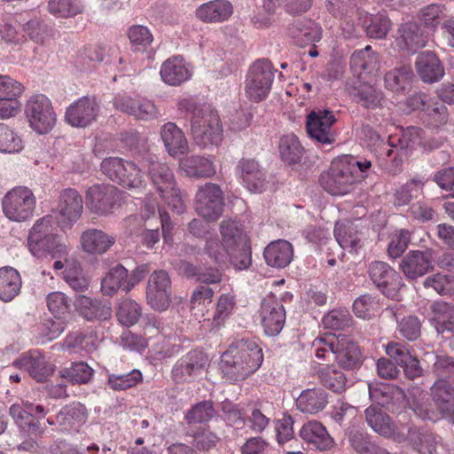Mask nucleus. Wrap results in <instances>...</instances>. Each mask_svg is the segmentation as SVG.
Listing matches in <instances>:
<instances>
[{
    "mask_svg": "<svg viewBox=\"0 0 454 454\" xmlns=\"http://www.w3.org/2000/svg\"><path fill=\"white\" fill-rule=\"evenodd\" d=\"M178 110L191 115V130L195 144L200 148L217 146L223 140V126L217 112L210 105L197 106L192 98H182Z\"/></svg>",
    "mask_w": 454,
    "mask_h": 454,
    "instance_id": "1",
    "label": "nucleus"
},
{
    "mask_svg": "<svg viewBox=\"0 0 454 454\" xmlns=\"http://www.w3.org/2000/svg\"><path fill=\"white\" fill-rule=\"evenodd\" d=\"M263 361L262 348L254 340L232 342L221 356V369L231 381L243 380L256 372Z\"/></svg>",
    "mask_w": 454,
    "mask_h": 454,
    "instance_id": "2",
    "label": "nucleus"
},
{
    "mask_svg": "<svg viewBox=\"0 0 454 454\" xmlns=\"http://www.w3.org/2000/svg\"><path fill=\"white\" fill-rule=\"evenodd\" d=\"M142 165L147 168L148 176L165 204L177 214L184 213L186 208V193L177 187L174 173L169 167L152 154L143 158Z\"/></svg>",
    "mask_w": 454,
    "mask_h": 454,
    "instance_id": "3",
    "label": "nucleus"
},
{
    "mask_svg": "<svg viewBox=\"0 0 454 454\" xmlns=\"http://www.w3.org/2000/svg\"><path fill=\"white\" fill-rule=\"evenodd\" d=\"M55 231L51 215H44L34 223L27 238V247L33 256L41 258L50 254L59 259L67 256L68 247Z\"/></svg>",
    "mask_w": 454,
    "mask_h": 454,
    "instance_id": "4",
    "label": "nucleus"
},
{
    "mask_svg": "<svg viewBox=\"0 0 454 454\" xmlns=\"http://www.w3.org/2000/svg\"><path fill=\"white\" fill-rule=\"evenodd\" d=\"M48 412L49 409L44 406L29 402L13 403L9 409V413L20 434L31 440L43 434L46 426L43 425L40 419Z\"/></svg>",
    "mask_w": 454,
    "mask_h": 454,
    "instance_id": "5",
    "label": "nucleus"
},
{
    "mask_svg": "<svg viewBox=\"0 0 454 454\" xmlns=\"http://www.w3.org/2000/svg\"><path fill=\"white\" fill-rule=\"evenodd\" d=\"M277 72L266 59H257L249 67L245 80V93L252 102H261L270 94Z\"/></svg>",
    "mask_w": 454,
    "mask_h": 454,
    "instance_id": "6",
    "label": "nucleus"
},
{
    "mask_svg": "<svg viewBox=\"0 0 454 454\" xmlns=\"http://www.w3.org/2000/svg\"><path fill=\"white\" fill-rule=\"evenodd\" d=\"M36 200L33 192L25 186L9 191L2 200L4 215L13 222H25L32 217Z\"/></svg>",
    "mask_w": 454,
    "mask_h": 454,
    "instance_id": "7",
    "label": "nucleus"
},
{
    "mask_svg": "<svg viewBox=\"0 0 454 454\" xmlns=\"http://www.w3.org/2000/svg\"><path fill=\"white\" fill-rule=\"evenodd\" d=\"M364 413L368 426L374 432L398 442L406 441L405 414H399L396 422H392L389 416L383 412L380 407L375 405L369 406Z\"/></svg>",
    "mask_w": 454,
    "mask_h": 454,
    "instance_id": "8",
    "label": "nucleus"
},
{
    "mask_svg": "<svg viewBox=\"0 0 454 454\" xmlns=\"http://www.w3.org/2000/svg\"><path fill=\"white\" fill-rule=\"evenodd\" d=\"M29 126L38 134H47L55 126L57 116L51 100L43 94L31 97L25 106Z\"/></svg>",
    "mask_w": 454,
    "mask_h": 454,
    "instance_id": "9",
    "label": "nucleus"
},
{
    "mask_svg": "<svg viewBox=\"0 0 454 454\" xmlns=\"http://www.w3.org/2000/svg\"><path fill=\"white\" fill-rule=\"evenodd\" d=\"M348 168L341 157L333 160L329 170L320 176L322 187L333 196L348 193L358 181V176Z\"/></svg>",
    "mask_w": 454,
    "mask_h": 454,
    "instance_id": "10",
    "label": "nucleus"
},
{
    "mask_svg": "<svg viewBox=\"0 0 454 454\" xmlns=\"http://www.w3.org/2000/svg\"><path fill=\"white\" fill-rule=\"evenodd\" d=\"M90 211L98 215H107L120 205L121 192L114 185L97 184L90 186L85 195Z\"/></svg>",
    "mask_w": 454,
    "mask_h": 454,
    "instance_id": "11",
    "label": "nucleus"
},
{
    "mask_svg": "<svg viewBox=\"0 0 454 454\" xmlns=\"http://www.w3.org/2000/svg\"><path fill=\"white\" fill-rule=\"evenodd\" d=\"M223 192L214 183H206L199 187L195 195V210L207 221H216L223 211Z\"/></svg>",
    "mask_w": 454,
    "mask_h": 454,
    "instance_id": "12",
    "label": "nucleus"
},
{
    "mask_svg": "<svg viewBox=\"0 0 454 454\" xmlns=\"http://www.w3.org/2000/svg\"><path fill=\"white\" fill-rule=\"evenodd\" d=\"M207 365L208 359L204 352L191 350L175 363L171 378L176 384L193 382L202 375Z\"/></svg>",
    "mask_w": 454,
    "mask_h": 454,
    "instance_id": "13",
    "label": "nucleus"
},
{
    "mask_svg": "<svg viewBox=\"0 0 454 454\" xmlns=\"http://www.w3.org/2000/svg\"><path fill=\"white\" fill-rule=\"evenodd\" d=\"M336 118L329 109L312 110L306 119V129L310 138L322 145H332L336 134L333 124Z\"/></svg>",
    "mask_w": 454,
    "mask_h": 454,
    "instance_id": "14",
    "label": "nucleus"
},
{
    "mask_svg": "<svg viewBox=\"0 0 454 454\" xmlns=\"http://www.w3.org/2000/svg\"><path fill=\"white\" fill-rule=\"evenodd\" d=\"M399 146L394 145L393 142H388L386 147L387 157L391 158L394 168L389 169V172L396 174L399 171L400 166L404 158H407L409 152L421 146L424 144V131L419 127H408L403 132L402 137L398 139Z\"/></svg>",
    "mask_w": 454,
    "mask_h": 454,
    "instance_id": "15",
    "label": "nucleus"
},
{
    "mask_svg": "<svg viewBox=\"0 0 454 454\" xmlns=\"http://www.w3.org/2000/svg\"><path fill=\"white\" fill-rule=\"evenodd\" d=\"M283 297L282 294L277 296L270 293L261 302L262 325L269 336L278 335L285 325L286 313L283 305Z\"/></svg>",
    "mask_w": 454,
    "mask_h": 454,
    "instance_id": "16",
    "label": "nucleus"
},
{
    "mask_svg": "<svg viewBox=\"0 0 454 454\" xmlns=\"http://www.w3.org/2000/svg\"><path fill=\"white\" fill-rule=\"evenodd\" d=\"M82 212V198L76 190L67 188L60 192L54 213L57 223L62 231L71 229L80 219Z\"/></svg>",
    "mask_w": 454,
    "mask_h": 454,
    "instance_id": "17",
    "label": "nucleus"
},
{
    "mask_svg": "<svg viewBox=\"0 0 454 454\" xmlns=\"http://www.w3.org/2000/svg\"><path fill=\"white\" fill-rule=\"evenodd\" d=\"M171 280L167 271L159 270L149 277L146 286V300L154 310H166L170 302Z\"/></svg>",
    "mask_w": 454,
    "mask_h": 454,
    "instance_id": "18",
    "label": "nucleus"
},
{
    "mask_svg": "<svg viewBox=\"0 0 454 454\" xmlns=\"http://www.w3.org/2000/svg\"><path fill=\"white\" fill-rule=\"evenodd\" d=\"M99 104L93 96H83L74 101L66 110V121L75 128H85L96 121Z\"/></svg>",
    "mask_w": 454,
    "mask_h": 454,
    "instance_id": "19",
    "label": "nucleus"
},
{
    "mask_svg": "<svg viewBox=\"0 0 454 454\" xmlns=\"http://www.w3.org/2000/svg\"><path fill=\"white\" fill-rule=\"evenodd\" d=\"M368 274L372 283L387 297L395 298L402 286L401 276L387 262H372Z\"/></svg>",
    "mask_w": 454,
    "mask_h": 454,
    "instance_id": "20",
    "label": "nucleus"
},
{
    "mask_svg": "<svg viewBox=\"0 0 454 454\" xmlns=\"http://www.w3.org/2000/svg\"><path fill=\"white\" fill-rule=\"evenodd\" d=\"M12 365L27 372L38 382L46 381L54 372V365L38 349L22 354Z\"/></svg>",
    "mask_w": 454,
    "mask_h": 454,
    "instance_id": "21",
    "label": "nucleus"
},
{
    "mask_svg": "<svg viewBox=\"0 0 454 454\" xmlns=\"http://www.w3.org/2000/svg\"><path fill=\"white\" fill-rule=\"evenodd\" d=\"M235 175L250 192L261 193L263 191L266 176L255 160L242 158L236 166Z\"/></svg>",
    "mask_w": 454,
    "mask_h": 454,
    "instance_id": "22",
    "label": "nucleus"
},
{
    "mask_svg": "<svg viewBox=\"0 0 454 454\" xmlns=\"http://www.w3.org/2000/svg\"><path fill=\"white\" fill-rule=\"evenodd\" d=\"M161 80L169 86H179L192 76V67L181 56L165 60L160 70Z\"/></svg>",
    "mask_w": 454,
    "mask_h": 454,
    "instance_id": "23",
    "label": "nucleus"
},
{
    "mask_svg": "<svg viewBox=\"0 0 454 454\" xmlns=\"http://www.w3.org/2000/svg\"><path fill=\"white\" fill-rule=\"evenodd\" d=\"M299 435L309 448L321 451L330 450L334 443L326 427L317 420L304 423Z\"/></svg>",
    "mask_w": 454,
    "mask_h": 454,
    "instance_id": "24",
    "label": "nucleus"
},
{
    "mask_svg": "<svg viewBox=\"0 0 454 454\" xmlns=\"http://www.w3.org/2000/svg\"><path fill=\"white\" fill-rule=\"evenodd\" d=\"M395 42L400 50L415 53L426 46L427 36L416 22L409 21L400 25Z\"/></svg>",
    "mask_w": 454,
    "mask_h": 454,
    "instance_id": "25",
    "label": "nucleus"
},
{
    "mask_svg": "<svg viewBox=\"0 0 454 454\" xmlns=\"http://www.w3.org/2000/svg\"><path fill=\"white\" fill-rule=\"evenodd\" d=\"M407 439L419 454H438L442 443L433 432L410 426L406 423Z\"/></svg>",
    "mask_w": 454,
    "mask_h": 454,
    "instance_id": "26",
    "label": "nucleus"
},
{
    "mask_svg": "<svg viewBox=\"0 0 454 454\" xmlns=\"http://www.w3.org/2000/svg\"><path fill=\"white\" fill-rule=\"evenodd\" d=\"M115 243V237L102 230L89 228L82 232L80 238L81 248L91 255L106 253Z\"/></svg>",
    "mask_w": 454,
    "mask_h": 454,
    "instance_id": "27",
    "label": "nucleus"
},
{
    "mask_svg": "<svg viewBox=\"0 0 454 454\" xmlns=\"http://www.w3.org/2000/svg\"><path fill=\"white\" fill-rule=\"evenodd\" d=\"M179 166L187 176L192 178H210L216 174L213 156L187 155L180 160Z\"/></svg>",
    "mask_w": 454,
    "mask_h": 454,
    "instance_id": "28",
    "label": "nucleus"
},
{
    "mask_svg": "<svg viewBox=\"0 0 454 454\" xmlns=\"http://www.w3.org/2000/svg\"><path fill=\"white\" fill-rule=\"evenodd\" d=\"M333 358L343 369L354 370L362 364V355L358 345L348 337H337Z\"/></svg>",
    "mask_w": 454,
    "mask_h": 454,
    "instance_id": "29",
    "label": "nucleus"
},
{
    "mask_svg": "<svg viewBox=\"0 0 454 454\" xmlns=\"http://www.w3.org/2000/svg\"><path fill=\"white\" fill-rule=\"evenodd\" d=\"M431 395L441 417L454 420V390L450 384L444 379H439L432 386Z\"/></svg>",
    "mask_w": 454,
    "mask_h": 454,
    "instance_id": "30",
    "label": "nucleus"
},
{
    "mask_svg": "<svg viewBox=\"0 0 454 454\" xmlns=\"http://www.w3.org/2000/svg\"><path fill=\"white\" fill-rule=\"evenodd\" d=\"M401 268L406 277L411 279L425 275L433 268L432 251H410L403 259Z\"/></svg>",
    "mask_w": 454,
    "mask_h": 454,
    "instance_id": "31",
    "label": "nucleus"
},
{
    "mask_svg": "<svg viewBox=\"0 0 454 454\" xmlns=\"http://www.w3.org/2000/svg\"><path fill=\"white\" fill-rule=\"evenodd\" d=\"M75 309L87 320H107L112 316L109 303L102 302L86 295H77L74 301Z\"/></svg>",
    "mask_w": 454,
    "mask_h": 454,
    "instance_id": "32",
    "label": "nucleus"
},
{
    "mask_svg": "<svg viewBox=\"0 0 454 454\" xmlns=\"http://www.w3.org/2000/svg\"><path fill=\"white\" fill-rule=\"evenodd\" d=\"M414 74L411 67L401 66L385 74V88L395 95L406 94L412 86Z\"/></svg>",
    "mask_w": 454,
    "mask_h": 454,
    "instance_id": "33",
    "label": "nucleus"
},
{
    "mask_svg": "<svg viewBox=\"0 0 454 454\" xmlns=\"http://www.w3.org/2000/svg\"><path fill=\"white\" fill-rule=\"evenodd\" d=\"M160 137L168 153L178 157L188 151V142L183 130L174 122L165 123L160 129Z\"/></svg>",
    "mask_w": 454,
    "mask_h": 454,
    "instance_id": "34",
    "label": "nucleus"
},
{
    "mask_svg": "<svg viewBox=\"0 0 454 454\" xmlns=\"http://www.w3.org/2000/svg\"><path fill=\"white\" fill-rule=\"evenodd\" d=\"M263 256L269 266L286 268L294 257L293 245L285 239L272 241L265 247Z\"/></svg>",
    "mask_w": 454,
    "mask_h": 454,
    "instance_id": "35",
    "label": "nucleus"
},
{
    "mask_svg": "<svg viewBox=\"0 0 454 454\" xmlns=\"http://www.w3.org/2000/svg\"><path fill=\"white\" fill-rule=\"evenodd\" d=\"M417 73L425 82L433 83L442 78L444 69L437 56L432 51H423L415 62Z\"/></svg>",
    "mask_w": 454,
    "mask_h": 454,
    "instance_id": "36",
    "label": "nucleus"
},
{
    "mask_svg": "<svg viewBox=\"0 0 454 454\" xmlns=\"http://www.w3.org/2000/svg\"><path fill=\"white\" fill-rule=\"evenodd\" d=\"M328 403V395L320 387L308 388L301 392L296 398L297 409L306 414H317Z\"/></svg>",
    "mask_w": 454,
    "mask_h": 454,
    "instance_id": "37",
    "label": "nucleus"
},
{
    "mask_svg": "<svg viewBox=\"0 0 454 454\" xmlns=\"http://www.w3.org/2000/svg\"><path fill=\"white\" fill-rule=\"evenodd\" d=\"M233 12V7L228 0H212L200 4L196 16L204 22L216 23L227 20Z\"/></svg>",
    "mask_w": 454,
    "mask_h": 454,
    "instance_id": "38",
    "label": "nucleus"
},
{
    "mask_svg": "<svg viewBox=\"0 0 454 454\" xmlns=\"http://www.w3.org/2000/svg\"><path fill=\"white\" fill-rule=\"evenodd\" d=\"M350 68L360 79L363 74H372L380 68L379 55L367 45L362 50L353 52L350 57Z\"/></svg>",
    "mask_w": 454,
    "mask_h": 454,
    "instance_id": "39",
    "label": "nucleus"
},
{
    "mask_svg": "<svg viewBox=\"0 0 454 454\" xmlns=\"http://www.w3.org/2000/svg\"><path fill=\"white\" fill-rule=\"evenodd\" d=\"M334 237L340 247L348 253H356L364 245L363 234L349 222L337 223Z\"/></svg>",
    "mask_w": 454,
    "mask_h": 454,
    "instance_id": "40",
    "label": "nucleus"
},
{
    "mask_svg": "<svg viewBox=\"0 0 454 454\" xmlns=\"http://www.w3.org/2000/svg\"><path fill=\"white\" fill-rule=\"evenodd\" d=\"M288 33L299 45L314 43L321 39V27L311 20H297L289 27Z\"/></svg>",
    "mask_w": 454,
    "mask_h": 454,
    "instance_id": "41",
    "label": "nucleus"
},
{
    "mask_svg": "<svg viewBox=\"0 0 454 454\" xmlns=\"http://www.w3.org/2000/svg\"><path fill=\"white\" fill-rule=\"evenodd\" d=\"M21 286V277L17 270L10 266L0 268V300L2 301H12L20 294Z\"/></svg>",
    "mask_w": 454,
    "mask_h": 454,
    "instance_id": "42",
    "label": "nucleus"
},
{
    "mask_svg": "<svg viewBox=\"0 0 454 454\" xmlns=\"http://www.w3.org/2000/svg\"><path fill=\"white\" fill-rule=\"evenodd\" d=\"M86 409L77 403L63 407L57 414V423L61 430L71 431L78 428L86 421Z\"/></svg>",
    "mask_w": 454,
    "mask_h": 454,
    "instance_id": "43",
    "label": "nucleus"
},
{
    "mask_svg": "<svg viewBox=\"0 0 454 454\" xmlns=\"http://www.w3.org/2000/svg\"><path fill=\"white\" fill-rule=\"evenodd\" d=\"M99 341L98 334L93 330H88L68 334L64 340L63 348L74 352L90 353L97 348Z\"/></svg>",
    "mask_w": 454,
    "mask_h": 454,
    "instance_id": "44",
    "label": "nucleus"
},
{
    "mask_svg": "<svg viewBox=\"0 0 454 454\" xmlns=\"http://www.w3.org/2000/svg\"><path fill=\"white\" fill-rule=\"evenodd\" d=\"M349 94L353 101L364 108H375L383 99L382 91L368 82H359L349 90Z\"/></svg>",
    "mask_w": 454,
    "mask_h": 454,
    "instance_id": "45",
    "label": "nucleus"
},
{
    "mask_svg": "<svg viewBox=\"0 0 454 454\" xmlns=\"http://www.w3.org/2000/svg\"><path fill=\"white\" fill-rule=\"evenodd\" d=\"M128 270L121 264L112 267L101 281V291L105 295L113 296L120 289L126 292Z\"/></svg>",
    "mask_w": 454,
    "mask_h": 454,
    "instance_id": "46",
    "label": "nucleus"
},
{
    "mask_svg": "<svg viewBox=\"0 0 454 454\" xmlns=\"http://www.w3.org/2000/svg\"><path fill=\"white\" fill-rule=\"evenodd\" d=\"M317 376L320 383L334 393H342L346 389L347 378L345 374L333 365L319 367Z\"/></svg>",
    "mask_w": 454,
    "mask_h": 454,
    "instance_id": "47",
    "label": "nucleus"
},
{
    "mask_svg": "<svg viewBox=\"0 0 454 454\" xmlns=\"http://www.w3.org/2000/svg\"><path fill=\"white\" fill-rule=\"evenodd\" d=\"M303 147L298 137L294 134L283 136L278 143V153L281 160L293 165L301 161L303 155Z\"/></svg>",
    "mask_w": 454,
    "mask_h": 454,
    "instance_id": "48",
    "label": "nucleus"
},
{
    "mask_svg": "<svg viewBox=\"0 0 454 454\" xmlns=\"http://www.w3.org/2000/svg\"><path fill=\"white\" fill-rule=\"evenodd\" d=\"M362 20V25L368 36L374 39H383L388 34L392 22L389 18L382 12L375 15L366 14Z\"/></svg>",
    "mask_w": 454,
    "mask_h": 454,
    "instance_id": "49",
    "label": "nucleus"
},
{
    "mask_svg": "<svg viewBox=\"0 0 454 454\" xmlns=\"http://www.w3.org/2000/svg\"><path fill=\"white\" fill-rule=\"evenodd\" d=\"M222 239L231 250L247 244V239L239 222L228 219L220 224Z\"/></svg>",
    "mask_w": 454,
    "mask_h": 454,
    "instance_id": "50",
    "label": "nucleus"
},
{
    "mask_svg": "<svg viewBox=\"0 0 454 454\" xmlns=\"http://www.w3.org/2000/svg\"><path fill=\"white\" fill-rule=\"evenodd\" d=\"M431 309L437 323V331L454 332V305L437 301L432 304Z\"/></svg>",
    "mask_w": 454,
    "mask_h": 454,
    "instance_id": "51",
    "label": "nucleus"
},
{
    "mask_svg": "<svg viewBox=\"0 0 454 454\" xmlns=\"http://www.w3.org/2000/svg\"><path fill=\"white\" fill-rule=\"evenodd\" d=\"M143 380L142 372L134 369L127 373H107V387L114 391H124L136 387Z\"/></svg>",
    "mask_w": 454,
    "mask_h": 454,
    "instance_id": "52",
    "label": "nucleus"
},
{
    "mask_svg": "<svg viewBox=\"0 0 454 454\" xmlns=\"http://www.w3.org/2000/svg\"><path fill=\"white\" fill-rule=\"evenodd\" d=\"M425 183L423 178H412L399 187L394 194L395 205L405 206L408 205L411 200L418 198L422 193Z\"/></svg>",
    "mask_w": 454,
    "mask_h": 454,
    "instance_id": "53",
    "label": "nucleus"
},
{
    "mask_svg": "<svg viewBox=\"0 0 454 454\" xmlns=\"http://www.w3.org/2000/svg\"><path fill=\"white\" fill-rule=\"evenodd\" d=\"M116 314L118 321L129 327L137 323L142 315V308L136 301L124 298L119 302Z\"/></svg>",
    "mask_w": 454,
    "mask_h": 454,
    "instance_id": "54",
    "label": "nucleus"
},
{
    "mask_svg": "<svg viewBox=\"0 0 454 454\" xmlns=\"http://www.w3.org/2000/svg\"><path fill=\"white\" fill-rule=\"evenodd\" d=\"M369 387L370 399L380 406L388 404L395 395H402L399 387L385 383H371Z\"/></svg>",
    "mask_w": 454,
    "mask_h": 454,
    "instance_id": "55",
    "label": "nucleus"
},
{
    "mask_svg": "<svg viewBox=\"0 0 454 454\" xmlns=\"http://www.w3.org/2000/svg\"><path fill=\"white\" fill-rule=\"evenodd\" d=\"M215 415V411L211 401H202L194 404L184 416L189 425L204 424L210 421Z\"/></svg>",
    "mask_w": 454,
    "mask_h": 454,
    "instance_id": "56",
    "label": "nucleus"
},
{
    "mask_svg": "<svg viewBox=\"0 0 454 454\" xmlns=\"http://www.w3.org/2000/svg\"><path fill=\"white\" fill-rule=\"evenodd\" d=\"M48 10L56 17L70 18L82 12L83 6L80 0H49Z\"/></svg>",
    "mask_w": 454,
    "mask_h": 454,
    "instance_id": "57",
    "label": "nucleus"
},
{
    "mask_svg": "<svg viewBox=\"0 0 454 454\" xmlns=\"http://www.w3.org/2000/svg\"><path fill=\"white\" fill-rule=\"evenodd\" d=\"M236 304L235 295L231 293L223 294L215 304V311L213 317V325L220 327L231 315Z\"/></svg>",
    "mask_w": 454,
    "mask_h": 454,
    "instance_id": "58",
    "label": "nucleus"
},
{
    "mask_svg": "<svg viewBox=\"0 0 454 454\" xmlns=\"http://www.w3.org/2000/svg\"><path fill=\"white\" fill-rule=\"evenodd\" d=\"M126 161L119 157L106 158L101 162V170L112 181L117 184H127V178L123 177V173L127 170Z\"/></svg>",
    "mask_w": 454,
    "mask_h": 454,
    "instance_id": "59",
    "label": "nucleus"
},
{
    "mask_svg": "<svg viewBox=\"0 0 454 454\" xmlns=\"http://www.w3.org/2000/svg\"><path fill=\"white\" fill-rule=\"evenodd\" d=\"M23 149L20 137L6 124L0 123V153H16Z\"/></svg>",
    "mask_w": 454,
    "mask_h": 454,
    "instance_id": "60",
    "label": "nucleus"
},
{
    "mask_svg": "<svg viewBox=\"0 0 454 454\" xmlns=\"http://www.w3.org/2000/svg\"><path fill=\"white\" fill-rule=\"evenodd\" d=\"M448 116L447 107L444 105L431 100L425 107L423 121L428 127L439 128L447 122Z\"/></svg>",
    "mask_w": 454,
    "mask_h": 454,
    "instance_id": "61",
    "label": "nucleus"
},
{
    "mask_svg": "<svg viewBox=\"0 0 454 454\" xmlns=\"http://www.w3.org/2000/svg\"><path fill=\"white\" fill-rule=\"evenodd\" d=\"M322 323L326 329L344 330L351 325L352 317L346 309H333L324 316Z\"/></svg>",
    "mask_w": 454,
    "mask_h": 454,
    "instance_id": "62",
    "label": "nucleus"
},
{
    "mask_svg": "<svg viewBox=\"0 0 454 454\" xmlns=\"http://www.w3.org/2000/svg\"><path fill=\"white\" fill-rule=\"evenodd\" d=\"M231 251L232 250L216 237L208 238L206 240L204 253L218 265L224 264L228 261Z\"/></svg>",
    "mask_w": 454,
    "mask_h": 454,
    "instance_id": "63",
    "label": "nucleus"
},
{
    "mask_svg": "<svg viewBox=\"0 0 454 454\" xmlns=\"http://www.w3.org/2000/svg\"><path fill=\"white\" fill-rule=\"evenodd\" d=\"M349 441L353 449L360 454H390L385 449L369 442L367 436L360 432L351 433Z\"/></svg>",
    "mask_w": 454,
    "mask_h": 454,
    "instance_id": "64",
    "label": "nucleus"
}]
</instances>
